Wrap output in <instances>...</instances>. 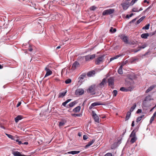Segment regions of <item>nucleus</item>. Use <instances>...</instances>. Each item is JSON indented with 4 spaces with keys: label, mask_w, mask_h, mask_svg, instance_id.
I'll use <instances>...</instances> for the list:
<instances>
[{
    "label": "nucleus",
    "mask_w": 156,
    "mask_h": 156,
    "mask_svg": "<svg viewBox=\"0 0 156 156\" xmlns=\"http://www.w3.org/2000/svg\"><path fill=\"white\" fill-rule=\"evenodd\" d=\"M130 79L132 80L131 78ZM134 84V82L133 81H132V82L131 83L129 82L128 83V85L129 86V87L126 88L122 87L120 88V90L123 92L131 91L133 90L134 88V87L133 86Z\"/></svg>",
    "instance_id": "nucleus-1"
},
{
    "label": "nucleus",
    "mask_w": 156,
    "mask_h": 156,
    "mask_svg": "<svg viewBox=\"0 0 156 156\" xmlns=\"http://www.w3.org/2000/svg\"><path fill=\"white\" fill-rule=\"evenodd\" d=\"M105 55H101L95 60V63L96 65H99L102 63L105 58Z\"/></svg>",
    "instance_id": "nucleus-2"
},
{
    "label": "nucleus",
    "mask_w": 156,
    "mask_h": 156,
    "mask_svg": "<svg viewBox=\"0 0 156 156\" xmlns=\"http://www.w3.org/2000/svg\"><path fill=\"white\" fill-rule=\"evenodd\" d=\"M95 89L96 85L95 84L91 85L87 89V93H90L91 95H94L96 94L95 91Z\"/></svg>",
    "instance_id": "nucleus-3"
},
{
    "label": "nucleus",
    "mask_w": 156,
    "mask_h": 156,
    "mask_svg": "<svg viewBox=\"0 0 156 156\" xmlns=\"http://www.w3.org/2000/svg\"><path fill=\"white\" fill-rule=\"evenodd\" d=\"M114 9H108L104 10L102 13V16L110 15L113 14L115 12Z\"/></svg>",
    "instance_id": "nucleus-4"
},
{
    "label": "nucleus",
    "mask_w": 156,
    "mask_h": 156,
    "mask_svg": "<svg viewBox=\"0 0 156 156\" xmlns=\"http://www.w3.org/2000/svg\"><path fill=\"white\" fill-rule=\"evenodd\" d=\"M119 37H120V38L122 40L125 44H128L129 43L128 38L127 36H125L124 34H121V35H119Z\"/></svg>",
    "instance_id": "nucleus-5"
},
{
    "label": "nucleus",
    "mask_w": 156,
    "mask_h": 156,
    "mask_svg": "<svg viewBox=\"0 0 156 156\" xmlns=\"http://www.w3.org/2000/svg\"><path fill=\"white\" fill-rule=\"evenodd\" d=\"M108 86H110L112 88H114V79L113 78L110 77L108 78Z\"/></svg>",
    "instance_id": "nucleus-6"
},
{
    "label": "nucleus",
    "mask_w": 156,
    "mask_h": 156,
    "mask_svg": "<svg viewBox=\"0 0 156 156\" xmlns=\"http://www.w3.org/2000/svg\"><path fill=\"white\" fill-rule=\"evenodd\" d=\"M92 117L94 119V121L97 122H99V118L98 115L95 113L94 111H92L91 112Z\"/></svg>",
    "instance_id": "nucleus-7"
},
{
    "label": "nucleus",
    "mask_w": 156,
    "mask_h": 156,
    "mask_svg": "<svg viewBox=\"0 0 156 156\" xmlns=\"http://www.w3.org/2000/svg\"><path fill=\"white\" fill-rule=\"evenodd\" d=\"M85 60L86 61H89L92 60L95 57V54L91 55H87L85 56Z\"/></svg>",
    "instance_id": "nucleus-8"
},
{
    "label": "nucleus",
    "mask_w": 156,
    "mask_h": 156,
    "mask_svg": "<svg viewBox=\"0 0 156 156\" xmlns=\"http://www.w3.org/2000/svg\"><path fill=\"white\" fill-rule=\"evenodd\" d=\"M84 90L82 88H79L77 89L76 91L75 92V93L76 95H82L84 94Z\"/></svg>",
    "instance_id": "nucleus-9"
},
{
    "label": "nucleus",
    "mask_w": 156,
    "mask_h": 156,
    "mask_svg": "<svg viewBox=\"0 0 156 156\" xmlns=\"http://www.w3.org/2000/svg\"><path fill=\"white\" fill-rule=\"evenodd\" d=\"M107 82L106 78H104L102 80V82L99 84L98 86L102 88L104 87L105 85L106 84Z\"/></svg>",
    "instance_id": "nucleus-10"
},
{
    "label": "nucleus",
    "mask_w": 156,
    "mask_h": 156,
    "mask_svg": "<svg viewBox=\"0 0 156 156\" xmlns=\"http://www.w3.org/2000/svg\"><path fill=\"white\" fill-rule=\"evenodd\" d=\"M122 6V7L123 10H126L129 6V2L128 3L123 2L121 4Z\"/></svg>",
    "instance_id": "nucleus-11"
},
{
    "label": "nucleus",
    "mask_w": 156,
    "mask_h": 156,
    "mask_svg": "<svg viewBox=\"0 0 156 156\" xmlns=\"http://www.w3.org/2000/svg\"><path fill=\"white\" fill-rule=\"evenodd\" d=\"M80 66V64L77 61L75 62L73 65L71 69L73 70H75L77 67Z\"/></svg>",
    "instance_id": "nucleus-12"
},
{
    "label": "nucleus",
    "mask_w": 156,
    "mask_h": 156,
    "mask_svg": "<svg viewBox=\"0 0 156 156\" xmlns=\"http://www.w3.org/2000/svg\"><path fill=\"white\" fill-rule=\"evenodd\" d=\"M45 70L46 71V73L44 77L50 75L52 73V71L47 67L45 68Z\"/></svg>",
    "instance_id": "nucleus-13"
},
{
    "label": "nucleus",
    "mask_w": 156,
    "mask_h": 156,
    "mask_svg": "<svg viewBox=\"0 0 156 156\" xmlns=\"http://www.w3.org/2000/svg\"><path fill=\"white\" fill-rule=\"evenodd\" d=\"M12 154L14 156H26L24 154H22L18 151H13L12 152Z\"/></svg>",
    "instance_id": "nucleus-14"
},
{
    "label": "nucleus",
    "mask_w": 156,
    "mask_h": 156,
    "mask_svg": "<svg viewBox=\"0 0 156 156\" xmlns=\"http://www.w3.org/2000/svg\"><path fill=\"white\" fill-rule=\"evenodd\" d=\"M102 104H101L99 102H95L92 103L91 105L89 107V108L90 109H92L94 107L97 106L101 105Z\"/></svg>",
    "instance_id": "nucleus-15"
},
{
    "label": "nucleus",
    "mask_w": 156,
    "mask_h": 156,
    "mask_svg": "<svg viewBox=\"0 0 156 156\" xmlns=\"http://www.w3.org/2000/svg\"><path fill=\"white\" fill-rule=\"evenodd\" d=\"M23 118V116L22 115H18L15 118V122L17 123L19 121Z\"/></svg>",
    "instance_id": "nucleus-16"
},
{
    "label": "nucleus",
    "mask_w": 156,
    "mask_h": 156,
    "mask_svg": "<svg viewBox=\"0 0 156 156\" xmlns=\"http://www.w3.org/2000/svg\"><path fill=\"white\" fill-rule=\"evenodd\" d=\"M95 141V139H93L91 141L89 142L88 144H87L85 147V148H87L90 145H92Z\"/></svg>",
    "instance_id": "nucleus-17"
},
{
    "label": "nucleus",
    "mask_w": 156,
    "mask_h": 156,
    "mask_svg": "<svg viewBox=\"0 0 156 156\" xmlns=\"http://www.w3.org/2000/svg\"><path fill=\"white\" fill-rule=\"evenodd\" d=\"M86 76V74L85 73H83L81 74L79 78V82H82V80L84 79V78Z\"/></svg>",
    "instance_id": "nucleus-18"
},
{
    "label": "nucleus",
    "mask_w": 156,
    "mask_h": 156,
    "mask_svg": "<svg viewBox=\"0 0 156 156\" xmlns=\"http://www.w3.org/2000/svg\"><path fill=\"white\" fill-rule=\"evenodd\" d=\"M156 87V85H153L152 86H151L149 88L146 90V93H148L151 90H152L154 88Z\"/></svg>",
    "instance_id": "nucleus-19"
},
{
    "label": "nucleus",
    "mask_w": 156,
    "mask_h": 156,
    "mask_svg": "<svg viewBox=\"0 0 156 156\" xmlns=\"http://www.w3.org/2000/svg\"><path fill=\"white\" fill-rule=\"evenodd\" d=\"M95 74V71L94 70H92L88 72L87 73V76L88 77H91L94 75Z\"/></svg>",
    "instance_id": "nucleus-20"
},
{
    "label": "nucleus",
    "mask_w": 156,
    "mask_h": 156,
    "mask_svg": "<svg viewBox=\"0 0 156 156\" xmlns=\"http://www.w3.org/2000/svg\"><path fill=\"white\" fill-rule=\"evenodd\" d=\"M152 100H153V99L151 98V96L149 95L145 97L144 100L143 102L144 103L145 101H151Z\"/></svg>",
    "instance_id": "nucleus-21"
},
{
    "label": "nucleus",
    "mask_w": 156,
    "mask_h": 156,
    "mask_svg": "<svg viewBox=\"0 0 156 156\" xmlns=\"http://www.w3.org/2000/svg\"><path fill=\"white\" fill-rule=\"evenodd\" d=\"M81 108L80 106H78L73 110V111L74 112L77 113L79 112Z\"/></svg>",
    "instance_id": "nucleus-22"
},
{
    "label": "nucleus",
    "mask_w": 156,
    "mask_h": 156,
    "mask_svg": "<svg viewBox=\"0 0 156 156\" xmlns=\"http://www.w3.org/2000/svg\"><path fill=\"white\" fill-rule=\"evenodd\" d=\"M76 103V101H74L73 102H71L70 103L69 105L67 106L66 108H68L69 107H72L75 105Z\"/></svg>",
    "instance_id": "nucleus-23"
},
{
    "label": "nucleus",
    "mask_w": 156,
    "mask_h": 156,
    "mask_svg": "<svg viewBox=\"0 0 156 156\" xmlns=\"http://www.w3.org/2000/svg\"><path fill=\"white\" fill-rule=\"evenodd\" d=\"M80 152V151H72L68 152L66 154H78Z\"/></svg>",
    "instance_id": "nucleus-24"
},
{
    "label": "nucleus",
    "mask_w": 156,
    "mask_h": 156,
    "mask_svg": "<svg viewBox=\"0 0 156 156\" xmlns=\"http://www.w3.org/2000/svg\"><path fill=\"white\" fill-rule=\"evenodd\" d=\"M131 115V112H127L125 118V120L127 121L129 120Z\"/></svg>",
    "instance_id": "nucleus-25"
},
{
    "label": "nucleus",
    "mask_w": 156,
    "mask_h": 156,
    "mask_svg": "<svg viewBox=\"0 0 156 156\" xmlns=\"http://www.w3.org/2000/svg\"><path fill=\"white\" fill-rule=\"evenodd\" d=\"M149 36L148 33H143L141 34V37L143 38L147 39Z\"/></svg>",
    "instance_id": "nucleus-26"
},
{
    "label": "nucleus",
    "mask_w": 156,
    "mask_h": 156,
    "mask_svg": "<svg viewBox=\"0 0 156 156\" xmlns=\"http://www.w3.org/2000/svg\"><path fill=\"white\" fill-rule=\"evenodd\" d=\"M66 93L67 91L66 90L65 91L59 93L58 95V98H62L66 95Z\"/></svg>",
    "instance_id": "nucleus-27"
},
{
    "label": "nucleus",
    "mask_w": 156,
    "mask_h": 156,
    "mask_svg": "<svg viewBox=\"0 0 156 156\" xmlns=\"http://www.w3.org/2000/svg\"><path fill=\"white\" fill-rule=\"evenodd\" d=\"M145 18V16H144L142 17L136 21V25H137L139 24Z\"/></svg>",
    "instance_id": "nucleus-28"
},
{
    "label": "nucleus",
    "mask_w": 156,
    "mask_h": 156,
    "mask_svg": "<svg viewBox=\"0 0 156 156\" xmlns=\"http://www.w3.org/2000/svg\"><path fill=\"white\" fill-rule=\"evenodd\" d=\"M136 129H134L131 132L129 136L130 137H133L136 136Z\"/></svg>",
    "instance_id": "nucleus-29"
},
{
    "label": "nucleus",
    "mask_w": 156,
    "mask_h": 156,
    "mask_svg": "<svg viewBox=\"0 0 156 156\" xmlns=\"http://www.w3.org/2000/svg\"><path fill=\"white\" fill-rule=\"evenodd\" d=\"M122 66H120L119 67L118 72L119 74H122L123 73Z\"/></svg>",
    "instance_id": "nucleus-30"
},
{
    "label": "nucleus",
    "mask_w": 156,
    "mask_h": 156,
    "mask_svg": "<svg viewBox=\"0 0 156 156\" xmlns=\"http://www.w3.org/2000/svg\"><path fill=\"white\" fill-rule=\"evenodd\" d=\"M146 47V45L145 44H144V45H142L141 46H139V48L140 49H138V50H137L135 51L134 52H136L137 51H139L140 50L141 48L144 49V48H145Z\"/></svg>",
    "instance_id": "nucleus-31"
},
{
    "label": "nucleus",
    "mask_w": 156,
    "mask_h": 156,
    "mask_svg": "<svg viewBox=\"0 0 156 156\" xmlns=\"http://www.w3.org/2000/svg\"><path fill=\"white\" fill-rule=\"evenodd\" d=\"M72 100L71 99H69L62 103V105L65 107L66 106V105Z\"/></svg>",
    "instance_id": "nucleus-32"
},
{
    "label": "nucleus",
    "mask_w": 156,
    "mask_h": 156,
    "mask_svg": "<svg viewBox=\"0 0 156 156\" xmlns=\"http://www.w3.org/2000/svg\"><path fill=\"white\" fill-rule=\"evenodd\" d=\"M5 134L9 138L11 139V140H15L14 137L12 135L7 133H6Z\"/></svg>",
    "instance_id": "nucleus-33"
},
{
    "label": "nucleus",
    "mask_w": 156,
    "mask_h": 156,
    "mask_svg": "<svg viewBox=\"0 0 156 156\" xmlns=\"http://www.w3.org/2000/svg\"><path fill=\"white\" fill-rule=\"evenodd\" d=\"M144 116V115H142L138 117L136 120V122H140L142 119V118Z\"/></svg>",
    "instance_id": "nucleus-34"
},
{
    "label": "nucleus",
    "mask_w": 156,
    "mask_h": 156,
    "mask_svg": "<svg viewBox=\"0 0 156 156\" xmlns=\"http://www.w3.org/2000/svg\"><path fill=\"white\" fill-rule=\"evenodd\" d=\"M136 107V103H134L133 104V106H132L130 109L129 111L131 112H132L133 111V110L135 109Z\"/></svg>",
    "instance_id": "nucleus-35"
},
{
    "label": "nucleus",
    "mask_w": 156,
    "mask_h": 156,
    "mask_svg": "<svg viewBox=\"0 0 156 156\" xmlns=\"http://www.w3.org/2000/svg\"><path fill=\"white\" fill-rule=\"evenodd\" d=\"M132 138L130 140V142L132 143H133L135 142L137 140V138L136 137H131Z\"/></svg>",
    "instance_id": "nucleus-36"
},
{
    "label": "nucleus",
    "mask_w": 156,
    "mask_h": 156,
    "mask_svg": "<svg viewBox=\"0 0 156 156\" xmlns=\"http://www.w3.org/2000/svg\"><path fill=\"white\" fill-rule=\"evenodd\" d=\"M150 26V24H148L147 25H145V26L144 27L142 28V29L143 30L145 29V30H147L149 29Z\"/></svg>",
    "instance_id": "nucleus-37"
},
{
    "label": "nucleus",
    "mask_w": 156,
    "mask_h": 156,
    "mask_svg": "<svg viewBox=\"0 0 156 156\" xmlns=\"http://www.w3.org/2000/svg\"><path fill=\"white\" fill-rule=\"evenodd\" d=\"M71 115L72 116L76 117H81L82 116V114H72Z\"/></svg>",
    "instance_id": "nucleus-38"
},
{
    "label": "nucleus",
    "mask_w": 156,
    "mask_h": 156,
    "mask_svg": "<svg viewBox=\"0 0 156 156\" xmlns=\"http://www.w3.org/2000/svg\"><path fill=\"white\" fill-rule=\"evenodd\" d=\"M109 31L113 33L116 31V30L115 28H113L112 27Z\"/></svg>",
    "instance_id": "nucleus-39"
},
{
    "label": "nucleus",
    "mask_w": 156,
    "mask_h": 156,
    "mask_svg": "<svg viewBox=\"0 0 156 156\" xmlns=\"http://www.w3.org/2000/svg\"><path fill=\"white\" fill-rule=\"evenodd\" d=\"M136 61H138V59L137 58H133L131 59V63H133L135 62Z\"/></svg>",
    "instance_id": "nucleus-40"
},
{
    "label": "nucleus",
    "mask_w": 156,
    "mask_h": 156,
    "mask_svg": "<svg viewBox=\"0 0 156 156\" xmlns=\"http://www.w3.org/2000/svg\"><path fill=\"white\" fill-rule=\"evenodd\" d=\"M117 93L118 92L116 90H114L112 92L113 96L115 97L117 94Z\"/></svg>",
    "instance_id": "nucleus-41"
},
{
    "label": "nucleus",
    "mask_w": 156,
    "mask_h": 156,
    "mask_svg": "<svg viewBox=\"0 0 156 156\" xmlns=\"http://www.w3.org/2000/svg\"><path fill=\"white\" fill-rule=\"evenodd\" d=\"M132 12H138L139 10H138V9L137 8H134L132 10Z\"/></svg>",
    "instance_id": "nucleus-42"
},
{
    "label": "nucleus",
    "mask_w": 156,
    "mask_h": 156,
    "mask_svg": "<svg viewBox=\"0 0 156 156\" xmlns=\"http://www.w3.org/2000/svg\"><path fill=\"white\" fill-rule=\"evenodd\" d=\"M71 82V80L70 79H69L65 80V83L66 84H69Z\"/></svg>",
    "instance_id": "nucleus-43"
},
{
    "label": "nucleus",
    "mask_w": 156,
    "mask_h": 156,
    "mask_svg": "<svg viewBox=\"0 0 156 156\" xmlns=\"http://www.w3.org/2000/svg\"><path fill=\"white\" fill-rule=\"evenodd\" d=\"M97 7L95 6H92L90 8V10L91 11H94L95 10Z\"/></svg>",
    "instance_id": "nucleus-44"
},
{
    "label": "nucleus",
    "mask_w": 156,
    "mask_h": 156,
    "mask_svg": "<svg viewBox=\"0 0 156 156\" xmlns=\"http://www.w3.org/2000/svg\"><path fill=\"white\" fill-rule=\"evenodd\" d=\"M65 124V122L63 121L59 122V126H63Z\"/></svg>",
    "instance_id": "nucleus-45"
},
{
    "label": "nucleus",
    "mask_w": 156,
    "mask_h": 156,
    "mask_svg": "<svg viewBox=\"0 0 156 156\" xmlns=\"http://www.w3.org/2000/svg\"><path fill=\"white\" fill-rule=\"evenodd\" d=\"M128 62L127 60H126L125 61L121 63V65L120 66H122L123 67V66L125 65Z\"/></svg>",
    "instance_id": "nucleus-46"
},
{
    "label": "nucleus",
    "mask_w": 156,
    "mask_h": 156,
    "mask_svg": "<svg viewBox=\"0 0 156 156\" xmlns=\"http://www.w3.org/2000/svg\"><path fill=\"white\" fill-rule=\"evenodd\" d=\"M156 31H155L153 32L150 33L149 34V35H150L151 36H153V35H154L156 34Z\"/></svg>",
    "instance_id": "nucleus-47"
},
{
    "label": "nucleus",
    "mask_w": 156,
    "mask_h": 156,
    "mask_svg": "<svg viewBox=\"0 0 156 156\" xmlns=\"http://www.w3.org/2000/svg\"><path fill=\"white\" fill-rule=\"evenodd\" d=\"M154 118L152 116L151 117V118L150 119V124H151L152 123V122L154 120Z\"/></svg>",
    "instance_id": "nucleus-48"
},
{
    "label": "nucleus",
    "mask_w": 156,
    "mask_h": 156,
    "mask_svg": "<svg viewBox=\"0 0 156 156\" xmlns=\"http://www.w3.org/2000/svg\"><path fill=\"white\" fill-rule=\"evenodd\" d=\"M152 6V5H150L149 7H148L146 9L144 12H145L147 10H148V9H151Z\"/></svg>",
    "instance_id": "nucleus-49"
},
{
    "label": "nucleus",
    "mask_w": 156,
    "mask_h": 156,
    "mask_svg": "<svg viewBox=\"0 0 156 156\" xmlns=\"http://www.w3.org/2000/svg\"><path fill=\"white\" fill-rule=\"evenodd\" d=\"M88 138V136L86 135H84L83 136V139L84 140H86Z\"/></svg>",
    "instance_id": "nucleus-50"
},
{
    "label": "nucleus",
    "mask_w": 156,
    "mask_h": 156,
    "mask_svg": "<svg viewBox=\"0 0 156 156\" xmlns=\"http://www.w3.org/2000/svg\"><path fill=\"white\" fill-rule=\"evenodd\" d=\"M136 18H135V19H133V20H132L130 22H129V24H131L132 23H133L135 22L136 21Z\"/></svg>",
    "instance_id": "nucleus-51"
},
{
    "label": "nucleus",
    "mask_w": 156,
    "mask_h": 156,
    "mask_svg": "<svg viewBox=\"0 0 156 156\" xmlns=\"http://www.w3.org/2000/svg\"><path fill=\"white\" fill-rule=\"evenodd\" d=\"M105 156H112V154L110 153H108L105 154Z\"/></svg>",
    "instance_id": "nucleus-52"
},
{
    "label": "nucleus",
    "mask_w": 156,
    "mask_h": 156,
    "mask_svg": "<svg viewBox=\"0 0 156 156\" xmlns=\"http://www.w3.org/2000/svg\"><path fill=\"white\" fill-rule=\"evenodd\" d=\"M136 2H135L134 0H132L131 2H130V5H133Z\"/></svg>",
    "instance_id": "nucleus-53"
},
{
    "label": "nucleus",
    "mask_w": 156,
    "mask_h": 156,
    "mask_svg": "<svg viewBox=\"0 0 156 156\" xmlns=\"http://www.w3.org/2000/svg\"><path fill=\"white\" fill-rule=\"evenodd\" d=\"M142 112V111L141 109H138V110L136 111V113L137 114H139V113L141 112Z\"/></svg>",
    "instance_id": "nucleus-54"
},
{
    "label": "nucleus",
    "mask_w": 156,
    "mask_h": 156,
    "mask_svg": "<svg viewBox=\"0 0 156 156\" xmlns=\"http://www.w3.org/2000/svg\"><path fill=\"white\" fill-rule=\"evenodd\" d=\"M29 48L28 49V50L29 51H31L33 50V48H32V47L31 46H29Z\"/></svg>",
    "instance_id": "nucleus-55"
},
{
    "label": "nucleus",
    "mask_w": 156,
    "mask_h": 156,
    "mask_svg": "<svg viewBox=\"0 0 156 156\" xmlns=\"http://www.w3.org/2000/svg\"><path fill=\"white\" fill-rule=\"evenodd\" d=\"M121 56V55H117L115 56L114 57H115V59H117V58H118L119 57Z\"/></svg>",
    "instance_id": "nucleus-56"
},
{
    "label": "nucleus",
    "mask_w": 156,
    "mask_h": 156,
    "mask_svg": "<svg viewBox=\"0 0 156 156\" xmlns=\"http://www.w3.org/2000/svg\"><path fill=\"white\" fill-rule=\"evenodd\" d=\"M21 102H18V103L16 105V107H19L21 105Z\"/></svg>",
    "instance_id": "nucleus-57"
},
{
    "label": "nucleus",
    "mask_w": 156,
    "mask_h": 156,
    "mask_svg": "<svg viewBox=\"0 0 156 156\" xmlns=\"http://www.w3.org/2000/svg\"><path fill=\"white\" fill-rule=\"evenodd\" d=\"M115 59V58L114 57L111 58L110 59V62H111L112 61V60H113Z\"/></svg>",
    "instance_id": "nucleus-58"
},
{
    "label": "nucleus",
    "mask_w": 156,
    "mask_h": 156,
    "mask_svg": "<svg viewBox=\"0 0 156 156\" xmlns=\"http://www.w3.org/2000/svg\"><path fill=\"white\" fill-rule=\"evenodd\" d=\"M134 125H135L134 121H133L132 122V123L131 124V126L132 127H133L134 126Z\"/></svg>",
    "instance_id": "nucleus-59"
},
{
    "label": "nucleus",
    "mask_w": 156,
    "mask_h": 156,
    "mask_svg": "<svg viewBox=\"0 0 156 156\" xmlns=\"http://www.w3.org/2000/svg\"><path fill=\"white\" fill-rule=\"evenodd\" d=\"M156 115V111L154 113L152 117L154 118Z\"/></svg>",
    "instance_id": "nucleus-60"
},
{
    "label": "nucleus",
    "mask_w": 156,
    "mask_h": 156,
    "mask_svg": "<svg viewBox=\"0 0 156 156\" xmlns=\"http://www.w3.org/2000/svg\"><path fill=\"white\" fill-rule=\"evenodd\" d=\"M144 3H147V4H149V2L147 1V0H144Z\"/></svg>",
    "instance_id": "nucleus-61"
},
{
    "label": "nucleus",
    "mask_w": 156,
    "mask_h": 156,
    "mask_svg": "<svg viewBox=\"0 0 156 156\" xmlns=\"http://www.w3.org/2000/svg\"><path fill=\"white\" fill-rule=\"evenodd\" d=\"M28 142H24V143H23L22 144H25V145H27L28 144Z\"/></svg>",
    "instance_id": "nucleus-62"
},
{
    "label": "nucleus",
    "mask_w": 156,
    "mask_h": 156,
    "mask_svg": "<svg viewBox=\"0 0 156 156\" xmlns=\"http://www.w3.org/2000/svg\"><path fill=\"white\" fill-rule=\"evenodd\" d=\"M133 14H133V13H132L130 14L129 15V17H132V16H133Z\"/></svg>",
    "instance_id": "nucleus-63"
},
{
    "label": "nucleus",
    "mask_w": 156,
    "mask_h": 156,
    "mask_svg": "<svg viewBox=\"0 0 156 156\" xmlns=\"http://www.w3.org/2000/svg\"><path fill=\"white\" fill-rule=\"evenodd\" d=\"M22 143L21 141H19V142H18V144H19V145H20L21 144H22Z\"/></svg>",
    "instance_id": "nucleus-64"
}]
</instances>
